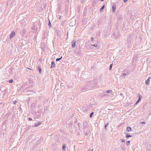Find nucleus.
<instances>
[{
  "mask_svg": "<svg viewBox=\"0 0 151 151\" xmlns=\"http://www.w3.org/2000/svg\"><path fill=\"white\" fill-rule=\"evenodd\" d=\"M150 79H151V77H149L148 78L147 80H146L145 81V84L147 86L149 84V83L150 82Z\"/></svg>",
  "mask_w": 151,
  "mask_h": 151,
  "instance_id": "1",
  "label": "nucleus"
},
{
  "mask_svg": "<svg viewBox=\"0 0 151 151\" xmlns=\"http://www.w3.org/2000/svg\"><path fill=\"white\" fill-rule=\"evenodd\" d=\"M15 32L13 31L11 33V34L10 36V39H11L12 37H14V36H15Z\"/></svg>",
  "mask_w": 151,
  "mask_h": 151,
  "instance_id": "2",
  "label": "nucleus"
},
{
  "mask_svg": "<svg viewBox=\"0 0 151 151\" xmlns=\"http://www.w3.org/2000/svg\"><path fill=\"white\" fill-rule=\"evenodd\" d=\"M41 124V123L40 122H38L35 123V124L34 125V127H37L39 125H40Z\"/></svg>",
  "mask_w": 151,
  "mask_h": 151,
  "instance_id": "3",
  "label": "nucleus"
},
{
  "mask_svg": "<svg viewBox=\"0 0 151 151\" xmlns=\"http://www.w3.org/2000/svg\"><path fill=\"white\" fill-rule=\"evenodd\" d=\"M93 46H94L96 47H97L98 46V45L96 44H94V45H91L90 46V49H93V48L92 47Z\"/></svg>",
  "mask_w": 151,
  "mask_h": 151,
  "instance_id": "4",
  "label": "nucleus"
},
{
  "mask_svg": "<svg viewBox=\"0 0 151 151\" xmlns=\"http://www.w3.org/2000/svg\"><path fill=\"white\" fill-rule=\"evenodd\" d=\"M76 45V41L75 40L73 41L72 42V47H74Z\"/></svg>",
  "mask_w": 151,
  "mask_h": 151,
  "instance_id": "5",
  "label": "nucleus"
},
{
  "mask_svg": "<svg viewBox=\"0 0 151 151\" xmlns=\"http://www.w3.org/2000/svg\"><path fill=\"white\" fill-rule=\"evenodd\" d=\"M142 98V96H141L140 95L139 96V99H138V100L137 101V102H136V104H137L139 103V101Z\"/></svg>",
  "mask_w": 151,
  "mask_h": 151,
  "instance_id": "6",
  "label": "nucleus"
},
{
  "mask_svg": "<svg viewBox=\"0 0 151 151\" xmlns=\"http://www.w3.org/2000/svg\"><path fill=\"white\" fill-rule=\"evenodd\" d=\"M127 131H128V132H130V131H131L132 129L130 127H127Z\"/></svg>",
  "mask_w": 151,
  "mask_h": 151,
  "instance_id": "7",
  "label": "nucleus"
},
{
  "mask_svg": "<svg viewBox=\"0 0 151 151\" xmlns=\"http://www.w3.org/2000/svg\"><path fill=\"white\" fill-rule=\"evenodd\" d=\"M55 66V63L53 62H52L51 63V67H54Z\"/></svg>",
  "mask_w": 151,
  "mask_h": 151,
  "instance_id": "8",
  "label": "nucleus"
},
{
  "mask_svg": "<svg viewBox=\"0 0 151 151\" xmlns=\"http://www.w3.org/2000/svg\"><path fill=\"white\" fill-rule=\"evenodd\" d=\"M116 10V6L114 5L112 7V11L113 12H114Z\"/></svg>",
  "mask_w": 151,
  "mask_h": 151,
  "instance_id": "9",
  "label": "nucleus"
},
{
  "mask_svg": "<svg viewBox=\"0 0 151 151\" xmlns=\"http://www.w3.org/2000/svg\"><path fill=\"white\" fill-rule=\"evenodd\" d=\"M65 144H63V150H65Z\"/></svg>",
  "mask_w": 151,
  "mask_h": 151,
  "instance_id": "10",
  "label": "nucleus"
},
{
  "mask_svg": "<svg viewBox=\"0 0 151 151\" xmlns=\"http://www.w3.org/2000/svg\"><path fill=\"white\" fill-rule=\"evenodd\" d=\"M112 91L111 90H109L106 91V92L107 93H111L112 92Z\"/></svg>",
  "mask_w": 151,
  "mask_h": 151,
  "instance_id": "11",
  "label": "nucleus"
},
{
  "mask_svg": "<svg viewBox=\"0 0 151 151\" xmlns=\"http://www.w3.org/2000/svg\"><path fill=\"white\" fill-rule=\"evenodd\" d=\"M131 137V136L129 134H127L126 136V138H128V137Z\"/></svg>",
  "mask_w": 151,
  "mask_h": 151,
  "instance_id": "12",
  "label": "nucleus"
},
{
  "mask_svg": "<svg viewBox=\"0 0 151 151\" xmlns=\"http://www.w3.org/2000/svg\"><path fill=\"white\" fill-rule=\"evenodd\" d=\"M112 64H110V67L109 68V69L110 70H111V69L112 67Z\"/></svg>",
  "mask_w": 151,
  "mask_h": 151,
  "instance_id": "13",
  "label": "nucleus"
},
{
  "mask_svg": "<svg viewBox=\"0 0 151 151\" xmlns=\"http://www.w3.org/2000/svg\"><path fill=\"white\" fill-rule=\"evenodd\" d=\"M93 112H92V113H91V114L90 115V118H91V117H92V116H93Z\"/></svg>",
  "mask_w": 151,
  "mask_h": 151,
  "instance_id": "14",
  "label": "nucleus"
},
{
  "mask_svg": "<svg viewBox=\"0 0 151 151\" xmlns=\"http://www.w3.org/2000/svg\"><path fill=\"white\" fill-rule=\"evenodd\" d=\"M104 6H103L101 8L100 11L101 12L102 11V10L104 9Z\"/></svg>",
  "mask_w": 151,
  "mask_h": 151,
  "instance_id": "15",
  "label": "nucleus"
},
{
  "mask_svg": "<svg viewBox=\"0 0 151 151\" xmlns=\"http://www.w3.org/2000/svg\"><path fill=\"white\" fill-rule=\"evenodd\" d=\"M62 57H61V58H57L56 59V61H59V60H61V58H62Z\"/></svg>",
  "mask_w": 151,
  "mask_h": 151,
  "instance_id": "16",
  "label": "nucleus"
},
{
  "mask_svg": "<svg viewBox=\"0 0 151 151\" xmlns=\"http://www.w3.org/2000/svg\"><path fill=\"white\" fill-rule=\"evenodd\" d=\"M130 142V141H128L126 142V144L127 145H129Z\"/></svg>",
  "mask_w": 151,
  "mask_h": 151,
  "instance_id": "17",
  "label": "nucleus"
},
{
  "mask_svg": "<svg viewBox=\"0 0 151 151\" xmlns=\"http://www.w3.org/2000/svg\"><path fill=\"white\" fill-rule=\"evenodd\" d=\"M108 124H109L108 123H106L105 124V128L106 129V127L108 126Z\"/></svg>",
  "mask_w": 151,
  "mask_h": 151,
  "instance_id": "18",
  "label": "nucleus"
},
{
  "mask_svg": "<svg viewBox=\"0 0 151 151\" xmlns=\"http://www.w3.org/2000/svg\"><path fill=\"white\" fill-rule=\"evenodd\" d=\"M120 141L121 142H125V141L124 139H121L120 140Z\"/></svg>",
  "mask_w": 151,
  "mask_h": 151,
  "instance_id": "19",
  "label": "nucleus"
},
{
  "mask_svg": "<svg viewBox=\"0 0 151 151\" xmlns=\"http://www.w3.org/2000/svg\"><path fill=\"white\" fill-rule=\"evenodd\" d=\"M48 26L49 27H50L51 26V23H50V22L49 21L48 24Z\"/></svg>",
  "mask_w": 151,
  "mask_h": 151,
  "instance_id": "20",
  "label": "nucleus"
},
{
  "mask_svg": "<svg viewBox=\"0 0 151 151\" xmlns=\"http://www.w3.org/2000/svg\"><path fill=\"white\" fill-rule=\"evenodd\" d=\"M9 82L10 83H12L13 82V80L12 79H11L9 81Z\"/></svg>",
  "mask_w": 151,
  "mask_h": 151,
  "instance_id": "21",
  "label": "nucleus"
},
{
  "mask_svg": "<svg viewBox=\"0 0 151 151\" xmlns=\"http://www.w3.org/2000/svg\"><path fill=\"white\" fill-rule=\"evenodd\" d=\"M16 103H17L16 101H15L13 102V103L14 104H16Z\"/></svg>",
  "mask_w": 151,
  "mask_h": 151,
  "instance_id": "22",
  "label": "nucleus"
},
{
  "mask_svg": "<svg viewBox=\"0 0 151 151\" xmlns=\"http://www.w3.org/2000/svg\"><path fill=\"white\" fill-rule=\"evenodd\" d=\"M39 72H40V73H41V68H39Z\"/></svg>",
  "mask_w": 151,
  "mask_h": 151,
  "instance_id": "23",
  "label": "nucleus"
},
{
  "mask_svg": "<svg viewBox=\"0 0 151 151\" xmlns=\"http://www.w3.org/2000/svg\"><path fill=\"white\" fill-rule=\"evenodd\" d=\"M126 73H123V74H122V75H123V76H126Z\"/></svg>",
  "mask_w": 151,
  "mask_h": 151,
  "instance_id": "24",
  "label": "nucleus"
},
{
  "mask_svg": "<svg viewBox=\"0 0 151 151\" xmlns=\"http://www.w3.org/2000/svg\"><path fill=\"white\" fill-rule=\"evenodd\" d=\"M93 40H94V39H93V37H91V40L92 41H93Z\"/></svg>",
  "mask_w": 151,
  "mask_h": 151,
  "instance_id": "25",
  "label": "nucleus"
},
{
  "mask_svg": "<svg viewBox=\"0 0 151 151\" xmlns=\"http://www.w3.org/2000/svg\"><path fill=\"white\" fill-rule=\"evenodd\" d=\"M141 124H145V122H141Z\"/></svg>",
  "mask_w": 151,
  "mask_h": 151,
  "instance_id": "26",
  "label": "nucleus"
},
{
  "mask_svg": "<svg viewBox=\"0 0 151 151\" xmlns=\"http://www.w3.org/2000/svg\"><path fill=\"white\" fill-rule=\"evenodd\" d=\"M29 121H31V120H32V119L31 118H29Z\"/></svg>",
  "mask_w": 151,
  "mask_h": 151,
  "instance_id": "27",
  "label": "nucleus"
},
{
  "mask_svg": "<svg viewBox=\"0 0 151 151\" xmlns=\"http://www.w3.org/2000/svg\"><path fill=\"white\" fill-rule=\"evenodd\" d=\"M128 0H124V2L125 3H126V2Z\"/></svg>",
  "mask_w": 151,
  "mask_h": 151,
  "instance_id": "28",
  "label": "nucleus"
},
{
  "mask_svg": "<svg viewBox=\"0 0 151 151\" xmlns=\"http://www.w3.org/2000/svg\"><path fill=\"white\" fill-rule=\"evenodd\" d=\"M93 150V149H92V150H89L88 151H92Z\"/></svg>",
  "mask_w": 151,
  "mask_h": 151,
  "instance_id": "29",
  "label": "nucleus"
},
{
  "mask_svg": "<svg viewBox=\"0 0 151 151\" xmlns=\"http://www.w3.org/2000/svg\"><path fill=\"white\" fill-rule=\"evenodd\" d=\"M60 17H61V16H60V17H59V19H60Z\"/></svg>",
  "mask_w": 151,
  "mask_h": 151,
  "instance_id": "30",
  "label": "nucleus"
}]
</instances>
